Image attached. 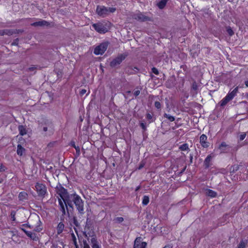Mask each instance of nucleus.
<instances>
[{"label": "nucleus", "mask_w": 248, "mask_h": 248, "mask_svg": "<svg viewBox=\"0 0 248 248\" xmlns=\"http://www.w3.org/2000/svg\"><path fill=\"white\" fill-rule=\"evenodd\" d=\"M62 191L63 192H62V193L59 194L61 198H59L58 201L59 205L60 206V210L62 212V215H64L66 214L65 208L67 209V204L69 206H72V203L70 201H67L66 202L65 197L67 193L65 189H63Z\"/></svg>", "instance_id": "obj_1"}, {"label": "nucleus", "mask_w": 248, "mask_h": 248, "mask_svg": "<svg viewBox=\"0 0 248 248\" xmlns=\"http://www.w3.org/2000/svg\"><path fill=\"white\" fill-rule=\"evenodd\" d=\"M69 198L74 202L78 212L82 214L84 211V207L83 202L81 197L77 194H73L70 195Z\"/></svg>", "instance_id": "obj_2"}, {"label": "nucleus", "mask_w": 248, "mask_h": 248, "mask_svg": "<svg viewBox=\"0 0 248 248\" xmlns=\"http://www.w3.org/2000/svg\"><path fill=\"white\" fill-rule=\"evenodd\" d=\"M115 11V8H108L104 6H97L96 9L97 14L102 17H105L108 16L110 13H114Z\"/></svg>", "instance_id": "obj_3"}, {"label": "nucleus", "mask_w": 248, "mask_h": 248, "mask_svg": "<svg viewBox=\"0 0 248 248\" xmlns=\"http://www.w3.org/2000/svg\"><path fill=\"white\" fill-rule=\"evenodd\" d=\"M93 28L100 33H105L108 31L107 24L102 22H98L92 25Z\"/></svg>", "instance_id": "obj_4"}, {"label": "nucleus", "mask_w": 248, "mask_h": 248, "mask_svg": "<svg viewBox=\"0 0 248 248\" xmlns=\"http://www.w3.org/2000/svg\"><path fill=\"white\" fill-rule=\"evenodd\" d=\"M127 55L126 54H120L117 57L112 60L110 63V66L115 67L119 65L125 59Z\"/></svg>", "instance_id": "obj_5"}, {"label": "nucleus", "mask_w": 248, "mask_h": 248, "mask_svg": "<svg viewBox=\"0 0 248 248\" xmlns=\"http://www.w3.org/2000/svg\"><path fill=\"white\" fill-rule=\"evenodd\" d=\"M108 47V44L104 43L97 46L94 49L93 53L96 55H102Z\"/></svg>", "instance_id": "obj_6"}, {"label": "nucleus", "mask_w": 248, "mask_h": 248, "mask_svg": "<svg viewBox=\"0 0 248 248\" xmlns=\"http://www.w3.org/2000/svg\"><path fill=\"white\" fill-rule=\"evenodd\" d=\"M35 188L38 196L44 197L46 193V186L42 184L37 183L35 185Z\"/></svg>", "instance_id": "obj_7"}, {"label": "nucleus", "mask_w": 248, "mask_h": 248, "mask_svg": "<svg viewBox=\"0 0 248 248\" xmlns=\"http://www.w3.org/2000/svg\"><path fill=\"white\" fill-rule=\"evenodd\" d=\"M146 243L142 241L141 237H137L134 241V248H146Z\"/></svg>", "instance_id": "obj_8"}, {"label": "nucleus", "mask_w": 248, "mask_h": 248, "mask_svg": "<svg viewBox=\"0 0 248 248\" xmlns=\"http://www.w3.org/2000/svg\"><path fill=\"white\" fill-rule=\"evenodd\" d=\"M133 18L140 21H144L147 20L148 17L144 16L140 13H138L133 15Z\"/></svg>", "instance_id": "obj_9"}, {"label": "nucleus", "mask_w": 248, "mask_h": 248, "mask_svg": "<svg viewBox=\"0 0 248 248\" xmlns=\"http://www.w3.org/2000/svg\"><path fill=\"white\" fill-rule=\"evenodd\" d=\"M207 138V136L205 134H202L200 138V143L204 148H207L209 146V143L206 142Z\"/></svg>", "instance_id": "obj_10"}, {"label": "nucleus", "mask_w": 248, "mask_h": 248, "mask_svg": "<svg viewBox=\"0 0 248 248\" xmlns=\"http://www.w3.org/2000/svg\"><path fill=\"white\" fill-rule=\"evenodd\" d=\"M176 85V81L174 77H170L166 82V86L167 88H171Z\"/></svg>", "instance_id": "obj_11"}, {"label": "nucleus", "mask_w": 248, "mask_h": 248, "mask_svg": "<svg viewBox=\"0 0 248 248\" xmlns=\"http://www.w3.org/2000/svg\"><path fill=\"white\" fill-rule=\"evenodd\" d=\"M169 0H158V1L156 4V5L159 9H163L166 7Z\"/></svg>", "instance_id": "obj_12"}, {"label": "nucleus", "mask_w": 248, "mask_h": 248, "mask_svg": "<svg viewBox=\"0 0 248 248\" xmlns=\"http://www.w3.org/2000/svg\"><path fill=\"white\" fill-rule=\"evenodd\" d=\"M31 25L32 26L36 27V26H48V23L47 21L44 20H41L39 21L34 22L33 23L31 24Z\"/></svg>", "instance_id": "obj_13"}, {"label": "nucleus", "mask_w": 248, "mask_h": 248, "mask_svg": "<svg viewBox=\"0 0 248 248\" xmlns=\"http://www.w3.org/2000/svg\"><path fill=\"white\" fill-rule=\"evenodd\" d=\"M212 156L208 155L204 161V166L205 169H208L211 166V161L212 160Z\"/></svg>", "instance_id": "obj_14"}, {"label": "nucleus", "mask_w": 248, "mask_h": 248, "mask_svg": "<svg viewBox=\"0 0 248 248\" xmlns=\"http://www.w3.org/2000/svg\"><path fill=\"white\" fill-rule=\"evenodd\" d=\"M238 91V87H237L233 89V90L229 93L227 95L229 96V98L232 100Z\"/></svg>", "instance_id": "obj_15"}, {"label": "nucleus", "mask_w": 248, "mask_h": 248, "mask_svg": "<svg viewBox=\"0 0 248 248\" xmlns=\"http://www.w3.org/2000/svg\"><path fill=\"white\" fill-rule=\"evenodd\" d=\"M64 228V225L62 222H60L57 227V232L58 234H61Z\"/></svg>", "instance_id": "obj_16"}, {"label": "nucleus", "mask_w": 248, "mask_h": 248, "mask_svg": "<svg viewBox=\"0 0 248 248\" xmlns=\"http://www.w3.org/2000/svg\"><path fill=\"white\" fill-rule=\"evenodd\" d=\"M206 195L209 197L214 198L217 196V193L211 189H207L206 190Z\"/></svg>", "instance_id": "obj_17"}, {"label": "nucleus", "mask_w": 248, "mask_h": 248, "mask_svg": "<svg viewBox=\"0 0 248 248\" xmlns=\"http://www.w3.org/2000/svg\"><path fill=\"white\" fill-rule=\"evenodd\" d=\"M230 100H231L229 97V96L226 95L225 98H224L220 102V105L221 107H224L225 106L228 102H229Z\"/></svg>", "instance_id": "obj_18"}, {"label": "nucleus", "mask_w": 248, "mask_h": 248, "mask_svg": "<svg viewBox=\"0 0 248 248\" xmlns=\"http://www.w3.org/2000/svg\"><path fill=\"white\" fill-rule=\"evenodd\" d=\"M25 152V149L22 147L20 144H18L17 147V154L19 155H22Z\"/></svg>", "instance_id": "obj_19"}, {"label": "nucleus", "mask_w": 248, "mask_h": 248, "mask_svg": "<svg viewBox=\"0 0 248 248\" xmlns=\"http://www.w3.org/2000/svg\"><path fill=\"white\" fill-rule=\"evenodd\" d=\"M91 243L92 244V248H100L96 239L95 238L91 239Z\"/></svg>", "instance_id": "obj_20"}, {"label": "nucleus", "mask_w": 248, "mask_h": 248, "mask_svg": "<svg viewBox=\"0 0 248 248\" xmlns=\"http://www.w3.org/2000/svg\"><path fill=\"white\" fill-rule=\"evenodd\" d=\"M18 130L19 131V134L22 136L25 135L27 134L26 129L23 125H19L18 126Z\"/></svg>", "instance_id": "obj_21"}, {"label": "nucleus", "mask_w": 248, "mask_h": 248, "mask_svg": "<svg viewBox=\"0 0 248 248\" xmlns=\"http://www.w3.org/2000/svg\"><path fill=\"white\" fill-rule=\"evenodd\" d=\"M248 243V241L241 240L236 248H245Z\"/></svg>", "instance_id": "obj_22"}, {"label": "nucleus", "mask_w": 248, "mask_h": 248, "mask_svg": "<svg viewBox=\"0 0 248 248\" xmlns=\"http://www.w3.org/2000/svg\"><path fill=\"white\" fill-rule=\"evenodd\" d=\"M239 169V165H234L232 166L230 169L231 173H234L237 170H238Z\"/></svg>", "instance_id": "obj_23"}, {"label": "nucleus", "mask_w": 248, "mask_h": 248, "mask_svg": "<svg viewBox=\"0 0 248 248\" xmlns=\"http://www.w3.org/2000/svg\"><path fill=\"white\" fill-rule=\"evenodd\" d=\"M149 202V198L147 196H144L143 197L142 203L143 205H146Z\"/></svg>", "instance_id": "obj_24"}, {"label": "nucleus", "mask_w": 248, "mask_h": 248, "mask_svg": "<svg viewBox=\"0 0 248 248\" xmlns=\"http://www.w3.org/2000/svg\"><path fill=\"white\" fill-rule=\"evenodd\" d=\"M22 230L25 232V233L28 236L30 237V238H32V239H34V237L35 236L34 233H33L32 232H31L27 231L23 229H22Z\"/></svg>", "instance_id": "obj_25"}, {"label": "nucleus", "mask_w": 248, "mask_h": 248, "mask_svg": "<svg viewBox=\"0 0 248 248\" xmlns=\"http://www.w3.org/2000/svg\"><path fill=\"white\" fill-rule=\"evenodd\" d=\"M179 149L182 151H186L189 149L188 145L186 143L183 144L179 147Z\"/></svg>", "instance_id": "obj_26"}, {"label": "nucleus", "mask_w": 248, "mask_h": 248, "mask_svg": "<svg viewBox=\"0 0 248 248\" xmlns=\"http://www.w3.org/2000/svg\"><path fill=\"white\" fill-rule=\"evenodd\" d=\"M164 115V117L168 118V119L170 122H173L175 120L174 117L173 116H172L167 114L166 113H165Z\"/></svg>", "instance_id": "obj_27"}, {"label": "nucleus", "mask_w": 248, "mask_h": 248, "mask_svg": "<svg viewBox=\"0 0 248 248\" xmlns=\"http://www.w3.org/2000/svg\"><path fill=\"white\" fill-rule=\"evenodd\" d=\"M227 32L230 36H232L234 34V32L230 27H227Z\"/></svg>", "instance_id": "obj_28"}, {"label": "nucleus", "mask_w": 248, "mask_h": 248, "mask_svg": "<svg viewBox=\"0 0 248 248\" xmlns=\"http://www.w3.org/2000/svg\"><path fill=\"white\" fill-rule=\"evenodd\" d=\"M228 145H227L226 144V143L225 142H221V143L220 144L219 146V149L221 150V151H224V149L223 148L224 147H228Z\"/></svg>", "instance_id": "obj_29"}, {"label": "nucleus", "mask_w": 248, "mask_h": 248, "mask_svg": "<svg viewBox=\"0 0 248 248\" xmlns=\"http://www.w3.org/2000/svg\"><path fill=\"white\" fill-rule=\"evenodd\" d=\"M192 90L196 91V93H197V91L198 90V85L196 81H194L192 83Z\"/></svg>", "instance_id": "obj_30"}, {"label": "nucleus", "mask_w": 248, "mask_h": 248, "mask_svg": "<svg viewBox=\"0 0 248 248\" xmlns=\"http://www.w3.org/2000/svg\"><path fill=\"white\" fill-rule=\"evenodd\" d=\"M27 194L25 192H21L19 194V198L20 200H23L26 197Z\"/></svg>", "instance_id": "obj_31"}, {"label": "nucleus", "mask_w": 248, "mask_h": 248, "mask_svg": "<svg viewBox=\"0 0 248 248\" xmlns=\"http://www.w3.org/2000/svg\"><path fill=\"white\" fill-rule=\"evenodd\" d=\"M11 216L13 221L16 220V212L15 211H12L11 212Z\"/></svg>", "instance_id": "obj_32"}, {"label": "nucleus", "mask_w": 248, "mask_h": 248, "mask_svg": "<svg viewBox=\"0 0 248 248\" xmlns=\"http://www.w3.org/2000/svg\"><path fill=\"white\" fill-rule=\"evenodd\" d=\"M246 136V133H243V134H241L239 136V140L240 141H242L243 140H244V139L245 138Z\"/></svg>", "instance_id": "obj_33"}, {"label": "nucleus", "mask_w": 248, "mask_h": 248, "mask_svg": "<svg viewBox=\"0 0 248 248\" xmlns=\"http://www.w3.org/2000/svg\"><path fill=\"white\" fill-rule=\"evenodd\" d=\"M115 221L118 222H122L124 221V218L122 217H117L115 219Z\"/></svg>", "instance_id": "obj_34"}, {"label": "nucleus", "mask_w": 248, "mask_h": 248, "mask_svg": "<svg viewBox=\"0 0 248 248\" xmlns=\"http://www.w3.org/2000/svg\"><path fill=\"white\" fill-rule=\"evenodd\" d=\"M162 77H163L162 78H161V79H160V82H159L158 83H156V85L158 84V86H160L162 84V82L164 80L165 75L164 74H162Z\"/></svg>", "instance_id": "obj_35"}, {"label": "nucleus", "mask_w": 248, "mask_h": 248, "mask_svg": "<svg viewBox=\"0 0 248 248\" xmlns=\"http://www.w3.org/2000/svg\"><path fill=\"white\" fill-rule=\"evenodd\" d=\"M86 93V90L85 89H82L80 91V95L82 96L85 93Z\"/></svg>", "instance_id": "obj_36"}, {"label": "nucleus", "mask_w": 248, "mask_h": 248, "mask_svg": "<svg viewBox=\"0 0 248 248\" xmlns=\"http://www.w3.org/2000/svg\"><path fill=\"white\" fill-rule=\"evenodd\" d=\"M140 93V91L139 90H136L134 91V94L135 96H138Z\"/></svg>", "instance_id": "obj_37"}, {"label": "nucleus", "mask_w": 248, "mask_h": 248, "mask_svg": "<svg viewBox=\"0 0 248 248\" xmlns=\"http://www.w3.org/2000/svg\"><path fill=\"white\" fill-rule=\"evenodd\" d=\"M161 106V105L160 102L156 101V108H157L158 109L160 108Z\"/></svg>", "instance_id": "obj_38"}, {"label": "nucleus", "mask_w": 248, "mask_h": 248, "mask_svg": "<svg viewBox=\"0 0 248 248\" xmlns=\"http://www.w3.org/2000/svg\"><path fill=\"white\" fill-rule=\"evenodd\" d=\"M5 170V168L2 165H0V171H3Z\"/></svg>", "instance_id": "obj_39"}, {"label": "nucleus", "mask_w": 248, "mask_h": 248, "mask_svg": "<svg viewBox=\"0 0 248 248\" xmlns=\"http://www.w3.org/2000/svg\"><path fill=\"white\" fill-rule=\"evenodd\" d=\"M193 154H190L189 158H190V163H192V161H193Z\"/></svg>", "instance_id": "obj_40"}, {"label": "nucleus", "mask_w": 248, "mask_h": 248, "mask_svg": "<svg viewBox=\"0 0 248 248\" xmlns=\"http://www.w3.org/2000/svg\"><path fill=\"white\" fill-rule=\"evenodd\" d=\"M73 237H74V244L76 246V248H77L78 246H77V244L76 239V237H75V236H74V234H73Z\"/></svg>", "instance_id": "obj_41"}, {"label": "nucleus", "mask_w": 248, "mask_h": 248, "mask_svg": "<svg viewBox=\"0 0 248 248\" xmlns=\"http://www.w3.org/2000/svg\"><path fill=\"white\" fill-rule=\"evenodd\" d=\"M5 33H7V31H0V35H2Z\"/></svg>", "instance_id": "obj_42"}, {"label": "nucleus", "mask_w": 248, "mask_h": 248, "mask_svg": "<svg viewBox=\"0 0 248 248\" xmlns=\"http://www.w3.org/2000/svg\"><path fill=\"white\" fill-rule=\"evenodd\" d=\"M140 126L142 128V129H145V124L143 123H141L140 124Z\"/></svg>", "instance_id": "obj_43"}, {"label": "nucleus", "mask_w": 248, "mask_h": 248, "mask_svg": "<svg viewBox=\"0 0 248 248\" xmlns=\"http://www.w3.org/2000/svg\"><path fill=\"white\" fill-rule=\"evenodd\" d=\"M152 118V116L151 114H147V118L149 120L151 119V118Z\"/></svg>", "instance_id": "obj_44"}, {"label": "nucleus", "mask_w": 248, "mask_h": 248, "mask_svg": "<svg viewBox=\"0 0 248 248\" xmlns=\"http://www.w3.org/2000/svg\"><path fill=\"white\" fill-rule=\"evenodd\" d=\"M84 248H90L89 246L86 244V243H84Z\"/></svg>", "instance_id": "obj_45"}, {"label": "nucleus", "mask_w": 248, "mask_h": 248, "mask_svg": "<svg viewBox=\"0 0 248 248\" xmlns=\"http://www.w3.org/2000/svg\"><path fill=\"white\" fill-rule=\"evenodd\" d=\"M186 169V166H185V167L183 168V170H181V171L180 172V174H181V173H183V172Z\"/></svg>", "instance_id": "obj_46"}, {"label": "nucleus", "mask_w": 248, "mask_h": 248, "mask_svg": "<svg viewBox=\"0 0 248 248\" xmlns=\"http://www.w3.org/2000/svg\"><path fill=\"white\" fill-rule=\"evenodd\" d=\"M163 248H172V247L170 246V245H168L165 246Z\"/></svg>", "instance_id": "obj_47"}, {"label": "nucleus", "mask_w": 248, "mask_h": 248, "mask_svg": "<svg viewBox=\"0 0 248 248\" xmlns=\"http://www.w3.org/2000/svg\"><path fill=\"white\" fill-rule=\"evenodd\" d=\"M43 130L45 132H46L47 130V128L46 127H44Z\"/></svg>", "instance_id": "obj_48"}, {"label": "nucleus", "mask_w": 248, "mask_h": 248, "mask_svg": "<svg viewBox=\"0 0 248 248\" xmlns=\"http://www.w3.org/2000/svg\"><path fill=\"white\" fill-rule=\"evenodd\" d=\"M152 70L153 73L155 74V67H153Z\"/></svg>", "instance_id": "obj_49"}, {"label": "nucleus", "mask_w": 248, "mask_h": 248, "mask_svg": "<svg viewBox=\"0 0 248 248\" xmlns=\"http://www.w3.org/2000/svg\"><path fill=\"white\" fill-rule=\"evenodd\" d=\"M245 85H246V87H248V80L246 81L245 82Z\"/></svg>", "instance_id": "obj_50"}, {"label": "nucleus", "mask_w": 248, "mask_h": 248, "mask_svg": "<svg viewBox=\"0 0 248 248\" xmlns=\"http://www.w3.org/2000/svg\"><path fill=\"white\" fill-rule=\"evenodd\" d=\"M159 74L158 71L156 69V76L158 75Z\"/></svg>", "instance_id": "obj_51"}, {"label": "nucleus", "mask_w": 248, "mask_h": 248, "mask_svg": "<svg viewBox=\"0 0 248 248\" xmlns=\"http://www.w3.org/2000/svg\"><path fill=\"white\" fill-rule=\"evenodd\" d=\"M75 149H76V150L77 151H78V150H79V147H78L77 148V147H75Z\"/></svg>", "instance_id": "obj_52"}, {"label": "nucleus", "mask_w": 248, "mask_h": 248, "mask_svg": "<svg viewBox=\"0 0 248 248\" xmlns=\"http://www.w3.org/2000/svg\"><path fill=\"white\" fill-rule=\"evenodd\" d=\"M140 188V186H138L136 189V191H138Z\"/></svg>", "instance_id": "obj_53"}, {"label": "nucleus", "mask_w": 248, "mask_h": 248, "mask_svg": "<svg viewBox=\"0 0 248 248\" xmlns=\"http://www.w3.org/2000/svg\"><path fill=\"white\" fill-rule=\"evenodd\" d=\"M246 97L248 98V93L246 94Z\"/></svg>", "instance_id": "obj_54"}, {"label": "nucleus", "mask_w": 248, "mask_h": 248, "mask_svg": "<svg viewBox=\"0 0 248 248\" xmlns=\"http://www.w3.org/2000/svg\"><path fill=\"white\" fill-rule=\"evenodd\" d=\"M142 167V166H140V167H139V169H140Z\"/></svg>", "instance_id": "obj_55"}, {"label": "nucleus", "mask_w": 248, "mask_h": 248, "mask_svg": "<svg viewBox=\"0 0 248 248\" xmlns=\"http://www.w3.org/2000/svg\"><path fill=\"white\" fill-rule=\"evenodd\" d=\"M1 183V180H0V183Z\"/></svg>", "instance_id": "obj_56"}]
</instances>
